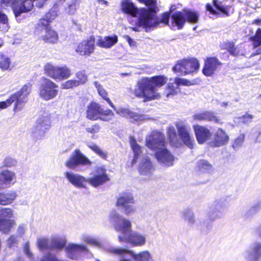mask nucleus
<instances>
[{"instance_id":"2","label":"nucleus","mask_w":261,"mask_h":261,"mask_svg":"<svg viewBox=\"0 0 261 261\" xmlns=\"http://www.w3.org/2000/svg\"><path fill=\"white\" fill-rule=\"evenodd\" d=\"M167 81V77L164 75L144 77L137 82L135 88L132 91L135 96L144 98L146 100L158 99L161 94L158 89L164 85Z\"/></svg>"},{"instance_id":"35","label":"nucleus","mask_w":261,"mask_h":261,"mask_svg":"<svg viewBox=\"0 0 261 261\" xmlns=\"http://www.w3.org/2000/svg\"><path fill=\"white\" fill-rule=\"evenodd\" d=\"M129 143L131 146V148L133 150L134 153V159L132 162V166L135 164L137 160L142 153L141 147L137 144L135 138L133 136L129 137Z\"/></svg>"},{"instance_id":"22","label":"nucleus","mask_w":261,"mask_h":261,"mask_svg":"<svg viewBox=\"0 0 261 261\" xmlns=\"http://www.w3.org/2000/svg\"><path fill=\"white\" fill-rule=\"evenodd\" d=\"M126 238H123V243H130L133 246H143L146 243V236L141 232L132 231ZM122 240V239H121Z\"/></svg>"},{"instance_id":"63","label":"nucleus","mask_w":261,"mask_h":261,"mask_svg":"<svg viewBox=\"0 0 261 261\" xmlns=\"http://www.w3.org/2000/svg\"><path fill=\"white\" fill-rule=\"evenodd\" d=\"M0 22L5 24H7L8 23V19L7 15L0 11Z\"/></svg>"},{"instance_id":"47","label":"nucleus","mask_w":261,"mask_h":261,"mask_svg":"<svg viewBox=\"0 0 261 261\" xmlns=\"http://www.w3.org/2000/svg\"><path fill=\"white\" fill-rule=\"evenodd\" d=\"M88 146L102 158L105 159L106 158V152L101 150L97 145L91 143L89 144Z\"/></svg>"},{"instance_id":"16","label":"nucleus","mask_w":261,"mask_h":261,"mask_svg":"<svg viewBox=\"0 0 261 261\" xmlns=\"http://www.w3.org/2000/svg\"><path fill=\"white\" fill-rule=\"evenodd\" d=\"M178 134L184 143L190 148H193L195 141L190 135V127L182 122H178L175 124Z\"/></svg>"},{"instance_id":"27","label":"nucleus","mask_w":261,"mask_h":261,"mask_svg":"<svg viewBox=\"0 0 261 261\" xmlns=\"http://www.w3.org/2000/svg\"><path fill=\"white\" fill-rule=\"evenodd\" d=\"M64 174L68 181L74 187L86 188L85 182H87V178L83 176L70 172H66Z\"/></svg>"},{"instance_id":"48","label":"nucleus","mask_w":261,"mask_h":261,"mask_svg":"<svg viewBox=\"0 0 261 261\" xmlns=\"http://www.w3.org/2000/svg\"><path fill=\"white\" fill-rule=\"evenodd\" d=\"M13 217V211L10 208H2L0 209V218H10Z\"/></svg>"},{"instance_id":"20","label":"nucleus","mask_w":261,"mask_h":261,"mask_svg":"<svg viewBox=\"0 0 261 261\" xmlns=\"http://www.w3.org/2000/svg\"><path fill=\"white\" fill-rule=\"evenodd\" d=\"M242 254L248 261H258L261 257V243L255 242L251 244Z\"/></svg>"},{"instance_id":"15","label":"nucleus","mask_w":261,"mask_h":261,"mask_svg":"<svg viewBox=\"0 0 261 261\" xmlns=\"http://www.w3.org/2000/svg\"><path fill=\"white\" fill-rule=\"evenodd\" d=\"M58 85L53 81L46 79L40 87L39 95L45 100L53 99L58 93Z\"/></svg>"},{"instance_id":"50","label":"nucleus","mask_w":261,"mask_h":261,"mask_svg":"<svg viewBox=\"0 0 261 261\" xmlns=\"http://www.w3.org/2000/svg\"><path fill=\"white\" fill-rule=\"evenodd\" d=\"M245 136L244 134H242L234 140L232 146L235 150H238L242 145L244 141Z\"/></svg>"},{"instance_id":"43","label":"nucleus","mask_w":261,"mask_h":261,"mask_svg":"<svg viewBox=\"0 0 261 261\" xmlns=\"http://www.w3.org/2000/svg\"><path fill=\"white\" fill-rule=\"evenodd\" d=\"M11 61L9 57L0 54V68L3 71L11 70Z\"/></svg>"},{"instance_id":"19","label":"nucleus","mask_w":261,"mask_h":261,"mask_svg":"<svg viewBox=\"0 0 261 261\" xmlns=\"http://www.w3.org/2000/svg\"><path fill=\"white\" fill-rule=\"evenodd\" d=\"M110 178L106 173V170L101 167L97 168L95 174L93 177L87 178V182H88L92 186L97 188L102 185Z\"/></svg>"},{"instance_id":"18","label":"nucleus","mask_w":261,"mask_h":261,"mask_svg":"<svg viewBox=\"0 0 261 261\" xmlns=\"http://www.w3.org/2000/svg\"><path fill=\"white\" fill-rule=\"evenodd\" d=\"M205 7L210 14L216 16H221L222 14L228 16L230 9V6L224 5L222 2L218 0H213L212 4H207Z\"/></svg>"},{"instance_id":"6","label":"nucleus","mask_w":261,"mask_h":261,"mask_svg":"<svg viewBox=\"0 0 261 261\" xmlns=\"http://www.w3.org/2000/svg\"><path fill=\"white\" fill-rule=\"evenodd\" d=\"M198 15L197 13L189 10H184L182 11H176L171 16V24L169 26L172 30L181 29L186 20L190 23H196L198 21Z\"/></svg>"},{"instance_id":"61","label":"nucleus","mask_w":261,"mask_h":261,"mask_svg":"<svg viewBox=\"0 0 261 261\" xmlns=\"http://www.w3.org/2000/svg\"><path fill=\"white\" fill-rule=\"evenodd\" d=\"M16 237L14 235L11 236L7 240L8 245L9 247L14 246L17 243Z\"/></svg>"},{"instance_id":"33","label":"nucleus","mask_w":261,"mask_h":261,"mask_svg":"<svg viewBox=\"0 0 261 261\" xmlns=\"http://www.w3.org/2000/svg\"><path fill=\"white\" fill-rule=\"evenodd\" d=\"M17 193L14 191H9L7 192H0V204L8 205L13 202L17 197Z\"/></svg>"},{"instance_id":"49","label":"nucleus","mask_w":261,"mask_h":261,"mask_svg":"<svg viewBox=\"0 0 261 261\" xmlns=\"http://www.w3.org/2000/svg\"><path fill=\"white\" fill-rule=\"evenodd\" d=\"M261 208V200L252 206L246 213L247 217L256 214Z\"/></svg>"},{"instance_id":"38","label":"nucleus","mask_w":261,"mask_h":261,"mask_svg":"<svg viewBox=\"0 0 261 261\" xmlns=\"http://www.w3.org/2000/svg\"><path fill=\"white\" fill-rule=\"evenodd\" d=\"M179 92V89L178 87H177L174 83H170L168 84L167 88L164 90L163 95H165L167 98H172Z\"/></svg>"},{"instance_id":"51","label":"nucleus","mask_w":261,"mask_h":261,"mask_svg":"<svg viewBox=\"0 0 261 261\" xmlns=\"http://www.w3.org/2000/svg\"><path fill=\"white\" fill-rule=\"evenodd\" d=\"M79 86V83L76 82V80H68L61 84L62 88L64 89L73 88Z\"/></svg>"},{"instance_id":"64","label":"nucleus","mask_w":261,"mask_h":261,"mask_svg":"<svg viewBox=\"0 0 261 261\" xmlns=\"http://www.w3.org/2000/svg\"><path fill=\"white\" fill-rule=\"evenodd\" d=\"M25 229L26 225L23 224H21L19 225L17 230V232L18 234L22 236L25 233Z\"/></svg>"},{"instance_id":"32","label":"nucleus","mask_w":261,"mask_h":261,"mask_svg":"<svg viewBox=\"0 0 261 261\" xmlns=\"http://www.w3.org/2000/svg\"><path fill=\"white\" fill-rule=\"evenodd\" d=\"M118 42V37L116 35L112 36H106L103 38H100L96 41L97 46L108 48L113 46Z\"/></svg>"},{"instance_id":"39","label":"nucleus","mask_w":261,"mask_h":261,"mask_svg":"<svg viewBox=\"0 0 261 261\" xmlns=\"http://www.w3.org/2000/svg\"><path fill=\"white\" fill-rule=\"evenodd\" d=\"M80 239L83 242L94 247H100L102 245L101 242L98 239L93 238L87 234H83Z\"/></svg>"},{"instance_id":"56","label":"nucleus","mask_w":261,"mask_h":261,"mask_svg":"<svg viewBox=\"0 0 261 261\" xmlns=\"http://www.w3.org/2000/svg\"><path fill=\"white\" fill-rule=\"evenodd\" d=\"M174 84L178 87L179 85L183 86H190L192 85L191 82L186 79H184L179 77H176L175 79Z\"/></svg>"},{"instance_id":"41","label":"nucleus","mask_w":261,"mask_h":261,"mask_svg":"<svg viewBox=\"0 0 261 261\" xmlns=\"http://www.w3.org/2000/svg\"><path fill=\"white\" fill-rule=\"evenodd\" d=\"M94 84L97 89L99 95L105 99L112 108H114V106L111 100L107 97L108 93L107 91L103 88L101 85L98 82H95Z\"/></svg>"},{"instance_id":"1","label":"nucleus","mask_w":261,"mask_h":261,"mask_svg":"<svg viewBox=\"0 0 261 261\" xmlns=\"http://www.w3.org/2000/svg\"><path fill=\"white\" fill-rule=\"evenodd\" d=\"M144 4L145 8H138L132 0H122L120 3V10L124 14L129 15L137 19L135 26L131 27L135 32H140L144 29L146 32H149L156 28L161 23L165 24L169 23L170 14L166 13L162 15L160 19L156 16L159 11L156 0H138Z\"/></svg>"},{"instance_id":"58","label":"nucleus","mask_w":261,"mask_h":261,"mask_svg":"<svg viewBox=\"0 0 261 261\" xmlns=\"http://www.w3.org/2000/svg\"><path fill=\"white\" fill-rule=\"evenodd\" d=\"M16 164L17 161L12 158H7L4 161V165L7 167H14Z\"/></svg>"},{"instance_id":"21","label":"nucleus","mask_w":261,"mask_h":261,"mask_svg":"<svg viewBox=\"0 0 261 261\" xmlns=\"http://www.w3.org/2000/svg\"><path fill=\"white\" fill-rule=\"evenodd\" d=\"M65 251L69 258L76 260L80 257L81 253L87 252L88 249L87 246L84 244L69 243L65 247Z\"/></svg>"},{"instance_id":"37","label":"nucleus","mask_w":261,"mask_h":261,"mask_svg":"<svg viewBox=\"0 0 261 261\" xmlns=\"http://www.w3.org/2000/svg\"><path fill=\"white\" fill-rule=\"evenodd\" d=\"M15 224V221L12 219L0 218V231L7 233Z\"/></svg>"},{"instance_id":"30","label":"nucleus","mask_w":261,"mask_h":261,"mask_svg":"<svg viewBox=\"0 0 261 261\" xmlns=\"http://www.w3.org/2000/svg\"><path fill=\"white\" fill-rule=\"evenodd\" d=\"M116 111V113L122 117H126L133 119V123H137L143 120L144 118L142 115L138 114L136 113L132 112L127 109L123 108H119L116 109L115 107L113 108Z\"/></svg>"},{"instance_id":"11","label":"nucleus","mask_w":261,"mask_h":261,"mask_svg":"<svg viewBox=\"0 0 261 261\" xmlns=\"http://www.w3.org/2000/svg\"><path fill=\"white\" fill-rule=\"evenodd\" d=\"M51 117L48 113L43 114L37 120L35 126L32 128V134L37 139H42L46 132L51 126Z\"/></svg>"},{"instance_id":"14","label":"nucleus","mask_w":261,"mask_h":261,"mask_svg":"<svg viewBox=\"0 0 261 261\" xmlns=\"http://www.w3.org/2000/svg\"><path fill=\"white\" fill-rule=\"evenodd\" d=\"M134 203V198L132 194L129 192H124L119 194L116 205L121 209L123 213L128 215L136 211L135 207L132 205Z\"/></svg>"},{"instance_id":"26","label":"nucleus","mask_w":261,"mask_h":261,"mask_svg":"<svg viewBox=\"0 0 261 261\" xmlns=\"http://www.w3.org/2000/svg\"><path fill=\"white\" fill-rule=\"evenodd\" d=\"M193 129L199 144L204 143L212 136L210 129L205 126L196 124L193 125Z\"/></svg>"},{"instance_id":"17","label":"nucleus","mask_w":261,"mask_h":261,"mask_svg":"<svg viewBox=\"0 0 261 261\" xmlns=\"http://www.w3.org/2000/svg\"><path fill=\"white\" fill-rule=\"evenodd\" d=\"M95 48V39L91 36L88 39L80 42L75 48V51L81 56L89 57L94 53Z\"/></svg>"},{"instance_id":"53","label":"nucleus","mask_w":261,"mask_h":261,"mask_svg":"<svg viewBox=\"0 0 261 261\" xmlns=\"http://www.w3.org/2000/svg\"><path fill=\"white\" fill-rule=\"evenodd\" d=\"M167 134L171 142L177 140V134L175 128L173 126L168 128Z\"/></svg>"},{"instance_id":"7","label":"nucleus","mask_w":261,"mask_h":261,"mask_svg":"<svg viewBox=\"0 0 261 261\" xmlns=\"http://www.w3.org/2000/svg\"><path fill=\"white\" fill-rule=\"evenodd\" d=\"M110 221L114 223L116 230L119 231L121 233L118 235V240L122 242L123 238H126L132 231V223L124 217L120 215L116 211H112L109 216Z\"/></svg>"},{"instance_id":"3","label":"nucleus","mask_w":261,"mask_h":261,"mask_svg":"<svg viewBox=\"0 0 261 261\" xmlns=\"http://www.w3.org/2000/svg\"><path fill=\"white\" fill-rule=\"evenodd\" d=\"M146 145L150 149L155 150V158L158 162L166 166L173 165L174 156L165 148V136L158 131L153 132L146 139Z\"/></svg>"},{"instance_id":"46","label":"nucleus","mask_w":261,"mask_h":261,"mask_svg":"<svg viewBox=\"0 0 261 261\" xmlns=\"http://www.w3.org/2000/svg\"><path fill=\"white\" fill-rule=\"evenodd\" d=\"M79 6V4L77 2L72 1L70 3L67 4V6L65 8V10L68 14L72 15L75 13Z\"/></svg>"},{"instance_id":"5","label":"nucleus","mask_w":261,"mask_h":261,"mask_svg":"<svg viewBox=\"0 0 261 261\" xmlns=\"http://www.w3.org/2000/svg\"><path fill=\"white\" fill-rule=\"evenodd\" d=\"M32 84H25L18 92L12 94L5 101L0 102V109H4L9 107L15 102L14 111H20L27 102V97L31 92Z\"/></svg>"},{"instance_id":"28","label":"nucleus","mask_w":261,"mask_h":261,"mask_svg":"<svg viewBox=\"0 0 261 261\" xmlns=\"http://www.w3.org/2000/svg\"><path fill=\"white\" fill-rule=\"evenodd\" d=\"M138 170L139 173L143 175H150L154 170V166L148 156L142 158L139 165Z\"/></svg>"},{"instance_id":"52","label":"nucleus","mask_w":261,"mask_h":261,"mask_svg":"<svg viewBox=\"0 0 261 261\" xmlns=\"http://www.w3.org/2000/svg\"><path fill=\"white\" fill-rule=\"evenodd\" d=\"M37 245L39 249L41 250H43L45 249H49L48 240L46 238H41L38 239Z\"/></svg>"},{"instance_id":"31","label":"nucleus","mask_w":261,"mask_h":261,"mask_svg":"<svg viewBox=\"0 0 261 261\" xmlns=\"http://www.w3.org/2000/svg\"><path fill=\"white\" fill-rule=\"evenodd\" d=\"M37 0H24L20 5L14 8V13L15 17H18L21 13L27 12L32 10L35 5V1Z\"/></svg>"},{"instance_id":"40","label":"nucleus","mask_w":261,"mask_h":261,"mask_svg":"<svg viewBox=\"0 0 261 261\" xmlns=\"http://www.w3.org/2000/svg\"><path fill=\"white\" fill-rule=\"evenodd\" d=\"M197 167L202 172H210L212 171V165L206 160H201L197 162Z\"/></svg>"},{"instance_id":"42","label":"nucleus","mask_w":261,"mask_h":261,"mask_svg":"<svg viewBox=\"0 0 261 261\" xmlns=\"http://www.w3.org/2000/svg\"><path fill=\"white\" fill-rule=\"evenodd\" d=\"M221 47L226 49L231 55L235 56L239 54V50L237 47H235L234 43L233 42H224L221 45Z\"/></svg>"},{"instance_id":"10","label":"nucleus","mask_w":261,"mask_h":261,"mask_svg":"<svg viewBox=\"0 0 261 261\" xmlns=\"http://www.w3.org/2000/svg\"><path fill=\"white\" fill-rule=\"evenodd\" d=\"M199 63L196 59H184L178 61L173 67V71L180 75H186L197 71Z\"/></svg>"},{"instance_id":"24","label":"nucleus","mask_w":261,"mask_h":261,"mask_svg":"<svg viewBox=\"0 0 261 261\" xmlns=\"http://www.w3.org/2000/svg\"><path fill=\"white\" fill-rule=\"evenodd\" d=\"M15 173L9 170H3L0 172V189L10 187L16 181Z\"/></svg>"},{"instance_id":"59","label":"nucleus","mask_w":261,"mask_h":261,"mask_svg":"<svg viewBox=\"0 0 261 261\" xmlns=\"http://www.w3.org/2000/svg\"><path fill=\"white\" fill-rule=\"evenodd\" d=\"M100 129V127L99 126V125L97 124H95L90 127H87L86 128V130L87 132L89 133L94 134L99 132Z\"/></svg>"},{"instance_id":"23","label":"nucleus","mask_w":261,"mask_h":261,"mask_svg":"<svg viewBox=\"0 0 261 261\" xmlns=\"http://www.w3.org/2000/svg\"><path fill=\"white\" fill-rule=\"evenodd\" d=\"M194 121H210L220 123L221 120L215 115V113L211 111H201L195 113L192 116Z\"/></svg>"},{"instance_id":"8","label":"nucleus","mask_w":261,"mask_h":261,"mask_svg":"<svg viewBox=\"0 0 261 261\" xmlns=\"http://www.w3.org/2000/svg\"><path fill=\"white\" fill-rule=\"evenodd\" d=\"M87 117L92 120L99 119L108 121L114 116V113L110 110H104L96 102H92L87 107Z\"/></svg>"},{"instance_id":"54","label":"nucleus","mask_w":261,"mask_h":261,"mask_svg":"<svg viewBox=\"0 0 261 261\" xmlns=\"http://www.w3.org/2000/svg\"><path fill=\"white\" fill-rule=\"evenodd\" d=\"M76 77L77 79L76 81L79 83V86L85 84L87 81V76L83 71L77 72Z\"/></svg>"},{"instance_id":"62","label":"nucleus","mask_w":261,"mask_h":261,"mask_svg":"<svg viewBox=\"0 0 261 261\" xmlns=\"http://www.w3.org/2000/svg\"><path fill=\"white\" fill-rule=\"evenodd\" d=\"M24 251L25 255L31 259L33 257L32 253L30 251V244L28 242L25 244L24 248Z\"/></svg>"},{"instance_id":"12","label":"nucleus","mask_w":261,"mask_h":261,"mask_svg":"<svg viewBox=\"0 0 261 261\" xmlns=\"http://www.w3.org/2000/svg\"><path fill=\"white\" fill-rule=\"evenodd\" d=\"M227 208L226 200L224 197L217 198L210 207L207 212L208 218L211 221L222 218Z\"/></svg>"},{"instance_id":"55","label":"nucleus","mask_w":261,"mask_h":261,"mask_svg":"<svg viewBox=\"0 0 261 261\" xmlns=\"http://www.w3.org/2000/svg\"><path fill=\"white\" fill-rule=\"evenodd\" d=\"M254 117V116L253 115L246 113L245 115L240 117L239 118L241 120V121L242 123L249 124L252 122Z\"/></svg>"},{"instance_id":"60","label":"nucleus","mask_w":261,"mask_h":261,"mask_svg":"<svg viewBox=\"0 0 261 261\" xmlns=\"http://www.w3.org/2000/svg\"><path fill=\"white\" fill-rule=\"evenodd\" d=\"M15 0H1V3L3 6H11L14 10L15 7Z\"/></svg>"},{"instance_id":"44","label":"nucleus","mask_w":261,"mask_h":261,"mask_svg":"<svg viewBox=\"0 0 261 261\" xmlns=\"http://www.w3.org/2000/svg\"><path fill=\"white\" fill-rule=\"evenodd\" d=\"M254 48L261 45V29H258L254 36L250 38Z\"/></svg>"},{"instance_id":"36","label":"nucleus","mask_w":261,"mask_h":261,"mask_svg":"<svg viewBox=\"0 0 261 261\" xmlns=\"http://www.w3.org/2000/svg\"><path fill=\"white\" fill-rule=\"evenodd\" d=\"M182 216L190 226H193L196 222L195 214L190 208H186L182 212Z\"/></svg>"},{"instance_id":"4","label":"nucleus","mask_w":261,"mask_h":261,"mask_svg":"<svg viewBox=\"0 0 261 261\" xmlns=\"http://www.w3.org/2000/svg\"><path fill=\"white\" fill-rule=\"evenodd\" d=\"M57 15L58 14L56 10H50L38 21L37 29L45 31V34L42 36V39L46 42L56 43L58 40V35L57 32L53 30L50 26V23Z\"/></svg>"},{"instance_id":"29","label":"nucleus","mask_w":261,"mask_h":261,"mask_svg":"<svg viewBox=\"0 0 261 261\" xmlns=\"http://www.w3.org/2000/svg\"><path fill=\"white\" fill-rule=\"evenodd\" d=\"M229 137L226 133L222 129H218L214 135V140L210 142L212 147H220L226 144Z\"/></svg>"},{"instance_id":"57","label":"nucleus","mask_w":261,"mask_h":261,"mask_svg":"<svg viewBox=\"0 0 261 261\" xmlns=\"http://www.w3.org/2000/svg\"><path fill=\"white\" fill-rule=\"evenodd\" d=\"M41 261H67L65 260L59 259L55 255L48 253L45 254L41 259Z\"/></svg>"},{"instance_id":"9","label":"nucleus","mask_w":261,"mask_h":261,"mask_svg":"<svg viewBox=\"0 0 261 261\" xmlns=\"http://www.w3.org/2000/svg\"><path fill=\"white\" fill-rule=\"evenodd\" d=\"M91 161L79 149L73 151L69 159L66 162V166L71 169L83 170L81 167L90 166Z\"/></svg>"},{"instance_id":"13","label":"nucleus","mask_w":261,"mask_h":261,"mask_svg":"<svg viewBox=\"0 0 261 261\" xmlns=\"http://www.w3.org/2000/svg\"><path fill=\"white\" fill-rule=\"evenodd\" d=\"M45 73L51 78L62 81L68 78L71 75L70 69L66 66H55L50 63H47L44 66Z\"/></svg>"},{"instance_id":"45","label":"nucleus","mask_w":261,"mask_h":261,"mask_svg":"<svg viewBox=\"0 0 261 261\" xmlns=\"http://www.w3.org/2000/svg\"><path fill=\"white\" fill-rule=\"evenodd\" d=\"M254 48L261 45V29H258L254 36L250 38Z\"/></svg>"},{"instance_id":"34","label":"nucleus","mask_w":261,"mask_h":261,"mask_svg":"<svg viewBox=\"0 0 261 261\" xmlns=\"http://www.w3.org/2000/svg\"><path fill=\"white\" fill-rule=\"evenodd\" d=\"M66 240L64 238L54 237L50 242L49 249H55L60 251L65 248Z\"/></svg>"},{"instance_id":"25","label":"nucleus","mask_w":261,"mask_h":261,"mask_svg":"<svg viewBox=\"0 0 261 261\" xmlns=\"http://www.w3.org/2000/svg\"><path fill=\"white\" fill-rule=\"evenodd\" d=\"M221 65L222 63L216 58H208L205 61L204 66L202 69L203 73L207 76H211Z\"/></svg>"}]
</instances>
